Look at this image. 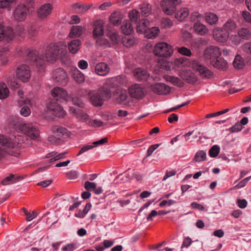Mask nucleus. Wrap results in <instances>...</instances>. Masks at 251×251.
Wrapping results in <instances>:
<instances>
[{
    "label": "nucleus",
    "mask_w": 251,
    "mask_h": 251,
    "mask_svg": "<svg viewBox=\"0 0 251 251\" xmlns=\"http://www.w3.org/2000/svg\"><path fill=\"white\" fill-rule=\"evenodd\" d=\"M206 152L203 151H199L196 153L194 159L196 162H201L206 159Z\"/></svg>",
    "instance_id": "nucleus-47"
},
{
    "label": "nucleus",
    "mask_w": 251,
    "mask_h": 251,
    "mask_svg": "<svg viewBox=\"0 0 251 251\" xmlns=\"http://www.w3.org/2000/svg\"><path fill=\"white\" fill-rule=\"evenodd\" d=\"M70 74L74 81L78 84H82L85 81L84 74L77 68H72Z\"/></svg>",
    "instance_id": "nucleus-23"
},
{
    "label": "nucleus",
    "mask_w": 251,
    "mask_h": 251,
    "mask_svg": "<svg viewBox=\"0 0 251 251\" xmlns=\"http://www.w3.org/2000/svg\"><path fill=\"white\" fill-rule=\"evenodd\" d=\"M16 32L19 36L23 37L25 34V29L22 26H18L16 28Z\"/></svg>",
    "instance_id": "nucleus-63"
},
{
    "label": "nucleus",
    "mask_w": 251,
    "mask_h": 251,
    "mask_svg": "<svg viewBox=\"0 0 251 251\" xmlns=\"http://www.w3.org/2000/svg\"><path fill=\"white\" fill-rule=\"evenodd\" d=\"M84 31V28L83 27L79 25H75L72 27L69 36L71 38L77 37L80 36Z\"/></svg>",
    "instance_id": "nucleus-35"
},
{
    "label": "nucleus",
    "mask_w": 251,
    "mask_h": 251,
    "mask_svg": "<svg viewBox=\"0 0 251 251\" xmlns=\"http://www.w3.org/2000/svg\"><path fill=\"white\" fill-rule=\"evenodd\" d=\"M23 143H24V138L21 136H14L7 138L3 135H0V144L6 147L17 148L21 147Z\"/></svg>",
    "instance_id": "nucleus-6"
},
{
    "label": "nucleus",
    "mask_w": 251,
    "mask_h": 251,
    "mask_svg": "<svg viewBox=\"0 0 251 251\" xmlns=\"http://www.w3.org/2000/svg\"><path fill=\"white\" fill-rule=\"evenodd\" d=\"M241 39H242L238 35H232L230 37V40L234 44L238 45L241 43Z\"/></svg>",
    "instance_id": "nucleus-62"
},
{
    "label": "nucleus",
    "mask_w": 251,
    "mask_h": 251,
    "mask_svg": "<svg viewBox=\"0 0 251 251\" xmlns=\"http://www.w3.org/2000/svg\"><path fill=\"white\" fill-rule=\"evenodd\" d=\"M243 50L246 52L251 54V42L245 44L243 46Z\"/></svg>",
    "instance_id": "nucleus-64"
},
{
    "label": "nucleus",
    "mask_w": 251,
    "mask_h": 251,
    "mask_svg": "<svg viewBox=\"0 0 251 251\" xmlns=\"http://www.w3.org/2000/svg\"><path fill=\"white\" fill-rule=\"evenodd\" d=\"M180 77L189 83H193L196 81V78L194 74L190 71L182 72L180 73Z\"/></svg>",
    "instance_id": "nucleus-33"
},
{
    "label": "nucleus",
    "mask_w": 251,
    "mask_h": 251,
    "mask_svg": "<svg viewBox=\"0 0 251 251\" xmlns=\"http://www.w3.org/2000/svg\"><path fill=\"white\" fill-rule=\"evenodd\" d=\"M84 187L87 191L94 190L96 188V184L87 181L84 183Z\"/></svg>",
    "instance_id": "nucleus-53"
},
{
    "label": "nucleus",
    "mask_w": 251,
    "mask_h": 251,
    "mask_svg": "<svg viewBox=\"0 0 251 251\" xmlns=\"http://www.w3.org/2000/svg\"><path fill=\"white\" fill-rule=\"evenodd\" d=\"M7 82L9 86L13 89L18 88L20 85L13 76L8 77Z\"/></svg>",
    "instance_id": "nucleus-44"
},
{
    "label": "nucleus",
    "mask_w": 251,
    "mask_h": 251,
    "mask_svg": "<svg viewBox=\"0 0 251 251\" xmlns=\"http://www.w3.org/2000/svg\"><path fill=\"white\" fill-rule=\"evenodd\" d=\"M128 93L132 97L137 99L142 98L145 95L143 87L138 84L131 85L128 88Z\"/></svg>",
    "instance_id": "nucleus-17"
},
{
    "label": "nucleus",
    "mask_w": 251,
    "mask_h": 251,
    "mask_svg": "<svg viewBox=\"0 0 251 251\" xmlns=\"http://www.w3.org/2000/svg\"><path fill=\"white\" fill-rule=\"evenodd\" d=\"M242 17L248 23H251V14L247 11H243L242 12Z\"/></svg>",
    "instance_id": "nucleus-54"
},
{
    "label": "nucleus",
    "mask_w": 251,
    "mask_h": 251,
    "mask_svg": "<svg viewBox=\"0 0 251 251\" xmlns=\"http://www.w3.org/2000/svg\"><path fill=\"white\" fill-rule=\"evenodd\" d=\"M180 0H161V6L163 11L167 15H172L176 11V6Z\"/></svg>",
    "instance_id": "nucleus-10"
},
{
    "label": "nucleus",
    "mask_w": 251,
    "mask_h": 251,
    "mask_svg": "<svg viewBox=\"0 0 251 251\" xmlns=\"http://www.w3.org/2000/svg\"><path fill=\"white\" fill-rule=\"evenodd\" d=\"M123 79L120 76L107 78L105 79L103 87L114 88L117 86L118 88L116 89L113 94L114 99L116 100L117 103L125 104L126 90L120 88Z\"/></svg>",
    "instance_id": "nucleus-2"
},
{
    "label": "nucleus",
    "mask_w": 251,
    "mask_h": 251,
    "mask_svg": "<svg viewBox=\"0 0 251 251\" xmlns=\"http://www.w3.org/2000/svg\"><path fill=\"white\" fill-rule=\"evenodd\" d=\"M12 126L16 132L22 133L32 140H36L39 136V129L33 123H24L15 119Z\"/></svg>",
    "instance_id": "nucleus-1"
},
{
    "label": "nucleus",
    "mask_w": 251,
    "mask_h": 251,
    "mask_svg": "<svg viewBox=\"0 0 251 251\" xmlns=\"http://www.w3.org/2000/svg\"><path fill=\"white\" fill-rule=\"evenodd\" d=\"M66 156V153L65 152H62L58 154H56L55 155V156L49 160L50 162H53L55 161L58 160L59 159L64 158Z\"/></svg>",
    "instance_id": "nucleus-59"
},
{
    "label": "nucleus",
    "mask_w": 251,
    "mask_h": 251,
    "mask_svg": "<svg viewBox=\"0 0 251 251\" xmlns=\"http://www.w3.org/2000/svg\"><path fill=\"white\" fill-rule=\"evenodd\" d=\"M205 22L210 25H216L219 20L216 14L212 12H206L204 16Z\"/></svg>",
    "instance_id": "nucleus-31"
},
{
    "label": "nucleus",
    "mask_w": 251,
    "mask_h": 251,
    "mask_svg": "<svg viewBox=\"0 0 251 251\" xmlns=\"http://www.w3.org/2000/svg\"><path fill=\"white\" fill-rule=\"evenodd\" d=\"M201 17V14H200L199 12H193L191 14L190 19L191 21L195 22V21H199L200 18Z\"/></svg>",
    "instance_id": "nucleus-61"
},
{
    "label": "nucleus",
    "mask_w": 251,
    "mask_h": 251,
    "mask_svg": "<svg viewBox=\"0 0 251 251\" xmlns=\"http://www.w3.org/2000/svg\"><path fill=\"white\" fill-rule=\"evenodd\" d=\"M139 16V12L136 10H133L128 14V17L132 22L136 23Z\"/></svg>",
    "instance_id": "nucleus-50"
},
{
    "label": "nucleus",
    "mask_w": 251,
    "mask_h": 251,
    "mask_svg": "<svg viewBox=\"0 0 251 251\" xmlns=\"http://www.w3.org/2000/svg\"><path fill=\"white\" fill-rule=\"evenodd\" d=\"M17 0H0V8L10 10Z\"/></svg>",
    "instance_id": "nucleus-36"
},
{
    "label": "nucleus",
    "mask_w": 251,
    "mask_h": 251,
    "mask_svg": "<svg viewBox=\"0 0 251 251\" xmlns=\"http://www.w3.org/2000/svg\"><path fill=\"white\" fill-rule=\"evenodd\" d=\"M52 79L57 82L62 84H66L69 80L67 73L62 68H57L52 74Z\"/></svg>",
    "instance_id": "nucleus-11"
},
{
    "label": "nucleus",
    "mask_w": 251,
    "mask_h": 251,
    "mask_svg": "<svg viewBox=\"0 0 251 251\" xmlns=\"http://www.w3.org/2000/svg\"><path fill=\"white\" fill-rule=\"evenodd\" d=\"M149 22L147 19L140 20L136 25L137 31L139 33H143L146 30L149 28Z\"/></svg>",
    "instance_id": "nucleus-37"
},
{
    "label": "nucleus",
    "mask_w": 251,
    "mask_h": 251,
    "mask_svg": "<svg viewBox=\"0 0 251 251\" xmlns=\"http://www.w3.org/2000/svg\"><path fill=\"white\" fill-rule=\"evenodd\" d=\"M220 147L218 145H214L209 151V154L212 157H216L219 153Z\"/></svg>",
    "instance_id": "nucleus-48"
},
{
    "label": "nucleus",
    "mask_w": 251,
    "mask_h": 251,
    "mask_svg": "<svg viewBox=\"0 0 251 251\" xmlns=\"http://www.w3.org/2000/svg\"><path fill=\"white\" fill-rule=\"evenodd\" d=\"M60 140V138L54 134L50 135L48 137V141L51 144H56Z\"/></svg>",
    "instance_id": "nucleus-58"
},
{
    "label": "nucleus",
    "mask_w": 251,
    "mask_h": 251,
    "mask_svg": "<svg viewBox=\"0 0 251 251\" xmlns=\"http://www.w3.org/2000/svg\"><path fill=\"white\" fill-rule=\"evenodd\" d=\"M140 9L142 16L147 17L151 13V6L148 3H144L141 4Z\"/></svg>",
    "instance_id": "nucleus-40"
},
{
    "label": "nucleus",
    "mask_w": 251,
    "mask_h": 251,
    "mask_svg": "<svg viewBox=\"0 0 251 251\" xmlns=\"http://www.w3.org/2000/svg\"><path fill=\"white\" fill-rule=\"evenodd\" d=\"M221 52L217 47L210 46L207 48L204 51V57L207 60H209L210 63H211L212 60H215L220 56Z\"/></svg>",
    "instance_id": "nucleus-13"
},
{
    "label": "nucleus",
    "mask_w": 251,
    "mask_h": 251,
    "mask_svg": "<svg viewBox=\"0 0 251 251\" xmlns=\"http://www.w3.org/2000/svg\"><path fill=\"white\" fill-rule=\"evenodd\" d=\"M9 90L4 83H0V99L6 98L9 95Z\"/></svg>",
    "instance_id": "nucleus-43"
},
{
    "label": "nucleus",
    "mask_w": 251,
    "mask_h": 251,
    "mask_svg": "<svg viewBox=\"0 0 251 251\" xmlns=\"http://www.w3.org/2000/svg\"><path fill=\"white\" fill-rule=\"evenodd\" d=\"M124 15L120 11H116L111 14L109 17L110 23L114 25H117L121 24Z\"/></svg>",
    "instance_id": "nucleus-29"
},
{
    "label": "nucleus",
    "mask_w": 251,
    "mask_h": 251,
    "mask_svg": "<svg viewBox=\"0 0 251 251\" xmlns=\"http://www.w3.org/2000/svg\"><path fill=\"white\" fill-rule=\"evenodd\" d=\"M51 130L53 134L61 138L68 133L67 129L60 126L54 125L51 128Z\"/></svg>",
    "instance_id": "nucleus-30"
},
{
    "label": "nucleus",
    "mask_w": 251,
    "mask_h": 251,
    "mask_svg": "<svg viewBox=\"0 0 251 251\" xmlns=\"http://www.w3.org/2000/svg\"><path fill=\"white\" fill-rule=\"evenodd\" d=\"M14 37V32L9 27H4L0 24V41L3 39L7 41L11 40Z\"/></svg>",
    "instance_id": "nucleus-20"
},
{
    "label": "nucleus",
    "mask_w": 251,
    "mask_h": 251,
    "mask_svg": "<svg viewBox=\"0 0 251 251\" xmlns=\"http://www.w3.org/2000/svg\"><path fill=\"white\" fill-rule=\"evenodd\" d=\"M28 8L24 4H18L15 8L13 17L15 20L22 22L24 21L27 16Z\"/></svg>",
    "instance_id": "nucleus-12"
},
{
    "label": "nucleus",
    "mask_w": 251,
    "mask_h": 251,
    "mask_svg": "<svg viewBox=\"0 0 251 251\" xmlns=\"http://www.w3.org/2000/svg\"><path fill=\"white\" fill-rule=\"evenodd\" d=\"M162 25L164 28H169L172 25L171 21L168 18H163L161 21Z\"/></svg>",
    "instance_id": "nucleus-60"
},
{
    "label": "nucleus",
    "mask_w": 251,
    "mask_h": 251,
    "mask_svg": "<svg viewBox=\"0 0 251 251\" xmlns=\"http://www.w3.org/2000/svg\"><path fill=\"white\" fill-rule=\"evenodd\" d=\"M52 9V6L50 3L43 4L37 10L38 17L40 19L46 18L51 13Z\"/></svg>",
    "instance_id": "nucleus-24"
},
{
    "label": "nucleus",
    "mask_w": 251,
    "mask_h": 251,
    "mask_svg": "<svg viewBox=\"0 0 251 251\" xmlns=\"http://www.w3.org/2000/svg\"><path fill=\"white\" fill-rule=\"evenodd\" d=\"M81 44V41L79 39L72 40L68 44L69 51L73 54L76 53L79 50Z\"/></svg>",
    "instance_id": "nucleus-28"
},
{
    "label": "nucleus",
    "mask_w": 251,
    "mask_h": 251,
    "mask_svg": "<svg viewBox=\"0 0 251 251\" xmlns=\"http://www.w3.org/2000/svg\"><path fill=\"white\" fill-rule=\"evenodd\" d=\"M133 75L135 79L139 81H145L149 78V74L148 71L144 68H138L133 71Z\"/></svg>",
    "instance_id": "nucleus-19"
},
{
    "label": "nucleus",
    "mask_w": 251,
    "mask_h": 251,
    "mask_svg": "<svg viewBox=\"0 0 251 251\" xmlns=\"http://www.w3.org/2000/svg\"><path fill=\"white\" fill-rule=\"evenodd\" d=\"M159 32V29L157 27H152L147 28L143 33L148 38H154L156 37Z\"/></svg>",
    "instance_id": "nucleus-38"
},
{
    "label": "nucleus",
    "mask_w": 251,
    "mask_h": 251,
    "mask_svg": "<svg viewBox=\"0 0 251 251\" xmlns=\"http://www.w3.org/2000/svg\"><path fill=\"white\" fill-rule=\"evenodd\" d=\"M233 65L237 69H241L244 67L245 63L243 59L240 55H237L235 56L233 62Z\"/></svg>",
    "instance_id": "nucleus-42"
},
{
    "label": "nucleus",
    "mask_w": 251,
    "mask_h": 251,
    "mask_svg": "<svg viewBox=\"0 0 251 251\" xmlns=\"http://www.w3.org/2000/svg\"><path fill=\"white\" fill-rule=\"evenodd\" d=\"M178 51L182 55L190 56L192 54L191 50L186 47H182L178 49Z\"/></svg>",
    "instance_id": "nucleus-52"
},
{
    "label": "nucleus",
    "mask_w": 251,
    "mask_h": 251,
    "mask_svg": "<svg viewBox=\"0 0 251 251\" xmlns=\"http://www.w3.org/2000/svg\"><path fill=\"white\" fill-rule=\"evenodd\" d=\"M87 124L91 126L97 127L102 126L103 125V122L100 120L90 119L87 122Z\"/></svg>",
    "instance_id": "nucleus-49"
},
{
    "label": "nucleus",
    "mask_w": 251,
    "mask_h": 251,
    "mask_svg": "<svg viewBox=\"0 0 251 251\" xmlns=\"http://www.w3.org/2000/svg\"><path fill=\"white\" fill-rule=\"evenodd\" d=\"M173 52L172 47L164 42L157 43L154 48V53L156 56L168 57Z\"/></svg>",
    "instance_id": "nucleus-8"
},
{
    "label": "nucleus",
    "mask_w": 251,
    "mask_h": 251,
    "mask_svg": "<svg viewBox=\"0 0 251 251\" xmlns=\"http://www.w3.org/2000/svg\"><path fill=\"white\" fill-rule=\"evenodd\" d=\"M104 23L102 20L96 21L94 24L93 35L95 38L103 36L104 34Z\"/></svg>",
    "instance_id": "nucleus-21"
},
{
    "label": "nucleus",
    "mask_w": 251,
    "mask_h": 251,
    "mask_svg": "<svg viewBox=\"0 0 251 251\" xmlns=\"http://www.w3.org/2000/svg\"><path fill=\"white\" fill-rule=\"evenodd\" d=\"M237 27V25L236 22L231 19H228L222 27V29L227 32L229 35L230 32L235 31Z\"/></svg>",
    "instance_id": "nucleus-26"
},
{
    "label": "nucleus",
    "mask_w": 251,
    "mask_h": 251,
    "mask_svg": "<svg viewBox=\"0 0 251 251\" xmlns=\"http://www.w3.org/2000/svg\"><path fill=\"white\" fill-rule=\"evenodd\" d=\"M16 75L19 80L23 82H27L30 78L31 71L28 66L22 64L17 67Z\"/></svg>",
    "instance_id": "nucleus-9"
},
{
    "label": "nucleus",
    "mask_w": 251,
    "mask_h": 251,
    "mask_svg": "<svg viewBox=\"0 0 251 251\" xmlns=\"http://www.w3.org/2000/svg\"><path fill=\"white\" fill-rule=\"evenodd\" d=\"M88 95L91 103L95 106H100L105 100L111 97V92L106 87H101L98 90L90 91Z\"/></svg>",
    "instance_id": "nucleus-3"
},
{
    "label": "nucleus",
    "mask_w": 251,
    "mask_h": 251,
    "mask_svg": "<svg viewBox=\"0 0 251 251\" xmlns=\"http://www.w3.org/2000/svg\"><path fill=\"white\" fill-rule=\"evenodd\" d=\"M210 64L215 68L223 70L226 69L227 67L226 61L220 56L215 60H212Z\"/></svg>",
    "instance_id": "nucleus-27"
},
{
    "label": "nucleus",
    "mask_w": 251,
    "mask_h": 251,
    "mask_svg": "<svg viewBox=\"0 0 251 251\" xmlns=\"http://www.w3.org/2000/svg\"><path fill=\"white\" fill-rule=\"evenodd\" d=\"M77 66L81 70H85L88 68V63L85 60H80L77 63Z\"/></svg>",
    "instance_id": "nucleus-57"
},
{
    "label": "nucleus",
    "mask_w": 251,
    "mask_h": 251,
    "mask_svg": "<svg viewBox=\"0 0 251 251\" xmlns=\"http://www.w3.org/2000/svg\"><path fill=\"white\" fill-rule=\"evenodd\" d=\"M26 61L31 65L35 66L39 71H42L45 64L43 55L34 50H28L27 51Z\"/></svg>",
    "instance_id": "nucleus-5"
},
{
    "label": "nucleus",
    "mask_w": 251,
    "mask_h": 251,
    "mask_svg": "<svg viewBox=\"0 0 251 251\" xmlns=\"http://www.w3.org/2000/svg\"><path fill=\"white\" fill-rule=\"evenodd\" d=\"M67 53L66 46L63 45H50L45 50L47 61L53 62L58 57L63 58Z\"/></svg>",
    "instance_id": "nucleus-4"
},
{
    "label": "nucleus",
    "mask_w": 251,
    "mask_h": 251,
    "mask_svg": "<svg viewBox=\"0 0 251 251\" xmlns=\"http://www.w3.org/2000/svg\"><path fill=\"white\" fill-rule=\"evenodd\" d=\"M51 93L52 97L55 98L57 101L63 102L69 99L67 91L62 88L55 87L51 90Z\"/></svg>",
    "instance_id": "nucleus-14"
},
{
    "label": "nucleus",
    "mask_w": 251,
    "mask_h": 251,
    "mask_svg": "<svg viewBox=\"0 0 251 251\" xmlns=\"http://www.w3.org/2000/svg\"><path fill=\"white\" fill-rule=\"evenodd\" d=\"M107 36L110 39L111 42L114 44H118L120 41V37L118 33L115 31L109 32L107 33Z\"/></svg>",
    "instance_id": "nucleus-45"
},
{
    "label": "nucleus",
    "mask_w": 251,
    "mask_h": 251,
    "mask_svg": "<svg viewBox=\"0 0 251 251\" xmlns=\"http://www.w3.org/2000/svg\"><path fill=\"white\" fill-rule=\"evenodd\" d=\"M47 109L53 115L59 118H63L66 114L65 111L56 102H50L47 106Z\"/></svg>",
    "instance_id": "nucleus-16"
},
{
    "label": "nucleus",
    "mask_w": 251,
    "mask_h": 251,
    "mask_svg": "<svg viewBox=\"0 0 251 251\" xmlns=\"http://www.w3.org/2000/svg\"><path fill=\"white\" fill-rule=\"evenodd\" d=\"M191 66L192 68L198 72L201 77L203 78H210L213 75V73L210 70L195 59L191 60Z\"/></svg>",
    "instance_id": "nucleus-7"
},
{
    "label": "nucleus",
    "mask_w": 251,
    "mask_h": 251,
    "mask_svg": "<svg viewBox=\"0 0 251 251\" xmlns=\"http://www.w3.org/2000/svg\"><path fill=\"white\" fill-rule=\"evenodd\" d=\"M96 46L103 48H109L110 47V42L106 38L99 37L96 38Z\"/></svg>",
    "instance_id": "nucleus-41"
},
{
    "label": "nucleus",
    "mask_w": 251,
    "mask_h": 251,
    "mask_svg": "<svg viewBox=\"0 0 251 251\" xmlns=\"http://www.w3.org/2000/svg\"><path fill=\"white\" fill-rule=\"evenodd\" d=\"M16 182V178L13 175L5 177L1 181V184L3 185H10Z\"/></svg>",
    "instance_id": "nucleus-46"
},
{
    "label": "nucleus",
    "mask_w": 251,
    "mask_h": 251,
    "mask_svg": "<svg viewBox=\"0 0 251 251\" xmlns=\"http://www.w3.org/2000/svg\"><path fill=\"white\" fill-rule=\"evenodd\" d=\"M151 90L159 95L167 94L170 92V88L162 83H155L151 85Z\"/></svg>",
    "instance_id": "nucleus-22"
},
{
    "label": "nucleus",
    "mask_w": 251,
    "mask_h": 251,
    "mask_svg": "<svg viewBox=\"0 0 251 251\" xmlns=\"http://www.w3.org/2000/svg\"><path fill=\"white\" fill-rule=\"evenodd\" d=\"M30 113H31L30 109L27 106H23L20 110L21 115L24 117L28 116L30 114Z\"/></svg>",
    "instance_id": "nucleus-55"
},
{
    "label": "nucleus",
    "mask_w": 251,
    "mask_h": 251,
    "mask_svg": "<svg viewBox=\"0 0 251 251\" xmlns=\"http://www.w3.org/2000/svg\"><path fill=\"white\" fill-rule=\"evenodd\" d=\"M95 73L101 76L107 75L110 72L109 65L104 62H99L97 63L94 67Z\"/></svg>",
    "instance_id": "nucleus-18"
},
{
    "label": "nucleus",
    "mask_w": 251,
    "mask_h": 251,
    "mask_svg": "<svg viewBox=\"0 0 251 251\" xmlns=\"http://www.w3.org/2000/svg\"><path fill=\"white\" fill-rule=\"evenodd\" d=\"M133 29L131 24L126 23V48L131 47L137 43V40L130 34Z\"/></svg>",
    "instance_id": "nucleus-25"
},
{
    "label": "nucleus",
    "mask_w": 251,
    "mask_h": 251,
    "mask_svg": "<svg viewBox=\"0 0 251 251\" xmlns=\"http://www.w3.org/2000/svg\"><path fill=\"white\" fill-rule=\"evenodd\" d=\"M193 28L195 31L200 35H204L208 31V29L205 25L199 22L194 24Z\"/></svg>",
    "instance_id": "nucleus-32"
},
{
    "label": "nucleus",
    "mask_w": 251,
    "mask_h": 251,
    "mask_svg": "<svg viewBox=\"0 0 251 251\" xmlns=\"http://www.w3.org/2000/svg\"><path fill=\"white\" fill-rule=\"evenodd\" d=\"M189 11L187 8H182L175 13V18L179 21H182L188 17Z\"/></svg>",
    "instance_id": "nucleus-34"
},
{
    "label": "nucleus",
    "mask_w": 251,
    "mask_h": 251,
    "mask_svg": "<svg viewBox=\"0 0 251 251\" xmlns=\"http://www.w3.org/2000/svg\"><path fill=\"white\" fill-rule=\"evenodd\" d=\"M77 248L76 245L75 243H70L66 245L61 249L62 251H73Z\"/></svg>",
    "instance_id": "nucleus-51"
},
{
    "label": "nucleus",
    "mask_w": 251,
    "mask_h": 251,
    "mask_svg": "<svg viewBox=\"0 0 251 251\" xmlns=\"http://www.w3.org/2000/svg\"><path fill=\"white\" fill-rule=\"evenodd\" d=\"M238 35L243 40H249L251 38V31L248 28H240L238 31Z\"/></svg>",
    "instance_id": "nucleus-39"
},
{
    "label": "nucleus",
    "mask_w": 251,
    "mask_h": 251,
    "mask_svg": "<svg viewBox=\"0 0 251 251\" xmlns=\"http://www.w3.org/2000/svg\"><path fill=\"white\" fill-rule=\"evenodd\" d=\"M213 36L215 40L219 42L225 43L227 41L229 35L222 27H216L213 30Z\"/></svg>",
    "instance_id": "nucleus-15"
},
{
    "label": "nucleus",
    "mask_w": 251,
    "mask_h": 251,
    "mask_svg": "<svg viewBox=\"0 0 251 251\" xmlns=\"http://www.w3.org/2000/svg\"><path fill=\"white\" fill-rule=\"evenodd\" d=\"M251 178V176L245 178L235 186V188L240 189L246 185L247 182L250 180Z\"/></svg>",
    "instance_id": "nucleus-56"
}]
</instances>
